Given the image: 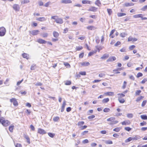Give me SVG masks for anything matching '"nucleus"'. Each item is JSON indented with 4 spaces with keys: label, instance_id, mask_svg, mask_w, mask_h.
Here are the masks:
<instances>
[{
    "label": "nucleus",
    "instance_id": "obj_1",
    "mask_svg": "<svg viewBox=\"0 0 147 147\" xmlns=\"http://www.w3.org/2000/svg\"><path fill=\"white\" fill-rule=\"evenodd\" d=\"M107 120L109 122V124L110 125L115 124L119 122V121L116 120L115 117H110L107 119Z\"/></svg>",
    "mask_w": 147,
    "mask_h": 147
},
{
    "label": "nucleus",
    "instance_id": "obj_2",
    "mask_svg": "<svg viewBox=\"0 0 147 147\" xmlns=\"http://www.w3.org/2000/svg\"><path fill=\"white\" fill-rule=\"evenodd\" d=\"M125 95L123 93L117 94L118 100L121 103H123L125 102V99L123 98L125 96Z\"/></svg>",
    "mask_w": 147,
    "mask_h": 147
},
{
    "label": "nucleus",
    "instance_id": "obj_3",
    "mask_svg": "<svg viewBox=\"0 0 147 147\" xmlns=\"http://www.w3.org/2000/svg\"><path fill=\"white\" fill-rule=\"evenodd\" d=\"M0 122L5 127L8 126L10 124V122L9 121L5 120L4 118L0 119Z\"/></svg>",
    "mask_w": 147,
    "mask_h": 147
},
{
    "label": "nucleus",
    "instance_id": "obj_4",
    "mask_svg": "<svg viewBox=\"0 0 147 147\" xmlns=\"http://www.w3.org/2000/svg\"><path fill=\"white\" fill-rule=\"evenodd\" d=\"M11 102L13 103V105L15 107H17L18 105V103L17 99L15 98H12L10 99Z\"/></svg>",
    "mask_w": 147,
    "mask_h": 147
},
{
    "label": "nucleus",
    "instance_id": "obj_5",
    "mask_svg": "<svg viewBox=\"0 0 147 147\" xmlns=\"http://www.w3.org/2000/svg\"><path fill=\"white\" fill-rule=\"evenodd\" d=\"M6 30L5 28L2 27L0 28V36H3L5 34Z\"/></svg>",
    "mask_w": 147,
    "mask_h": 147
},
{
    "label": "nucleus",
    "instance_id": "obj_6",
    "mask_svg": "<svg viewBox=\"0 0 147 147\" xmlns=\"http://www.w3.org/2000/svg\"><path fill=\"white\" fill-rule=\"evenodd\" d=\"M12 8L16 11H19L20 9L19 5L16 4H14L12 6Z\"/></svg>",
    "mask_w": 147,
    "mask_h": 147
},
{
    "label": "nucleus",
    "instance_id": "obj_7",
    "mask_svg": "<svg viewBox=\"0 0 147 147\" xmlns=\"http://www.w3.org/2000/svg\"><path fill=\"white\" fill-rule=\"evenodd\" d=\"M37 42L40 44H45L47 43L46 41L41 38L38 39Z\"/></svg>",
    "mask_w": 147,
    "mask_h": 147
},
{
    "label": "nucleus",
    "instance_id": "obj_8",
    "mask_svg": "<svg viewBox=\"0 0 147 147\" xmlns=\"http://www.w3.org/2000/svg\"><path fill=\"white\" fill-rule=\"evenodd\" d=\"M37 132L38 134L42 135L45 134L46 133V131L44 129L40 128L38 129Z\"/></svg>",
    "mask_w": 147,
    "mask_h": 147
},
{
    "label": "nucleus",
    "instance_id": "obj_9",
    "mask_svg": "<svg viewBox=\"0 0 147 147\" xmlns=\"http://www.w3.org/2000/svg\"><path fill=\"white\" fill-rule=\"evenodd\" d=\"M138 40V39L136 38H133L131 36H129L128 39V41H132L133 42Z\"/></svg>",
    "mask_w": 147,
    "mask_h": 147
},
{
    "label": "nucleus",
    "instance_id": "obj_10",
    "mask_svg": "<svg viewBox=\"0 0 147 147\" xmlns=\"http://www.w3.org/2000/svg\"><path fill=\"white\" fill-rule=\"evenodd\" d=\"M97 9V8L94 6H91L88 9V11H90L96 12Z\"/></svg>",
    "mask_w": 147,
    "mask_h": 147
},
{
    "label": "nucleus",
    "instance_id": "obj_11",
    "mask_svg": "<svg viewBox=\"0 0 147 147\" xmlns=\"http://www.w3.org/2000/svg\"><path fill=\"white\" fill-rule=\"evenodd\" d=\"M116 58L115 56H111L109 57V59L107 60V62H112L113 61L116 60Z\"/></svg>",
    "mask_w": 147,
    "mask_h": 147
},
{
    "label": "nucleus",
    "instance_id": "obj_12",
    "mask_svg": "<svg viewBox=\"0 0 147 147\" xmlns=\"http://www.w3.org/2000/svg\"><path fill=\"white\" fill-rule=\"evenodd\" d=\"M72 3L71 0H62L61 1V3L63 4H70Z\"/></svg>",
    "mask_w": 147,
    "mask_h": 147
},
{
    "label": "nucleus",
    "instance_id": "obj_13",
    "mask_svg": "<svg viewBox=\"0 0 147 147\" xmlns=\"http://www.w3.org/2000/svg\"><path fill=\"white\" fill-rule=\"evenodd\" d=\"M82 3L83 4H88L90 5L92 3V2L88 0H83L82 1Z\"/></svg>",
    "mask_w": 147,
    "mask_h": 147
},
{
    "label": "nucleus",
    "instance_id": "obj_14",
    "mask_svg": "<svg viewBox=\"0 0 147 147\" xmlns=\"http://www.w3.org/2000/svg\"><path fill=\"white\" fill-rule=\"evenodd\" d=\"M123 125H129L131 124V122L129 120H125L121 123Z\"/></svg>",
    "mask_w": 147,
    "mask_h": 147
},
{
    "label": "nucleus",
    "instance_id": "obj_15",
    "mask_svg": "<svg viewBox=\"0 0 147 147\" xmlns=\"http://www.w3.org/2000/svg\"><path fill=\"white\" fill-rule=\"evenodd\" d=\"M80 64L82 66L86 67L89 65L90 63L88 62H84L80 63Z\"/></svg>",
    "mask_w": 147,
    "mask_h": 147
},
{
    "label": "nucleus",
    "instance_id": "obj_16",
    "mask_svg": "<svg viewBox=\"0 0 147 147\" xmlns=\"http://www.w3.org/2000/svg\"><path fill=\"white\" fill-rule=\"evenodd\" d=\"M55 22L58 24H62L63 23V19L61 18H57L56 20H55Z\"/></svg>",
    "mask_w": 147,
    "mask_h": 147
},
{
    "label": "nucleus",
    "instance_id": "obj_17",
    "mask_svg": "<svg viewBox=\"0 0 147 147\" xmlns=\"http://www.w3.org/2000/svg\"><path fill=\"white\" fill-rule=\"evenodd\" d=\"M36 20L39 22H43L46 20V18L44 17H41L37 18Z\"/></svg>",
    "mask_w": 147,
    "mask_h": 147
},
{
    "label": "nucleus",
    "instance_id": "obj_18",
    "mask_svg": "<svg viewBox=\"0 0 147 147\" xmlns=\"http://www.w3.org/2000/svg\"><path fill=\"white\" fill-rule=\"evenodd\" d=\"M66 105V101H64L61 107V112H62L64 111Z\"/></svg>",
    "mask_w": 147,
    "mask_h": 147
},
{
    "label": "nucleus",
    "instance_id": "obj_19",
    "mask_svg": "<svg viewBox=\"0 0 147 147\" xmlns=\"http://www.w3.org/2000/svg\"><path fill=\"white\" fill-rule=\"evenodd\" d=\"M53 36L55 38H58L59 36V34L58 32L56 31H54L53 32Z\"/></svg>",
    "mask_w": 147,
    "mask_h": 147
},
{
    "label": "nucleus",
    "instance_id": "obj_20",
    "mask_svg": "<svg viewBox=\"0 0 147 147\" xmlns=\"http://www.w3.org/2000/svg\"><path fill=\"white\" fill-rule=\"evenodd\" d=\"M86 28L88 30H94L96 28L93 26H88L86 27Z\"/></svg>",
    "mask_w": 147,
    "mask_h": 147
},
{
    "label": "nucleus",
    "instance_id": "obj_21",
    "mask_svg": "<svg viewBox=\"0 0 147 147\" xmlns=\"http://www.w3.org/2000/svg\"><path fill=\"white\" fill-rule=\"evenodd\" d=\"M134 3H126L124 4V6L125 7H128L133 6L134 5Z\"/></svg>",
    "mask_w": 147,
    "mask_h": 147
},
{
    "label": "nucleus",
    "instance_id": "obj_22",
    "mask_svg": "<svg viewBox=\"0 0 147 147\" xmlns=\"http://www.w3.org/2000/svg\"><path fill=\"white\" fill-rule=\"evenodd\" d=\"M24 138L26 139L27 142L30 144V138L29 136L26 135H24Z\"/></svg>",
    "mask_w": 147,
    "mask_h": 147
},
{
    "label": "nucleus",
    "instance_id": "obj_23",
    "mask_svg": "<svg viewBox=\"0 0 147 147\" xmlns=\"http://www.w3.org/2000/svg\"><path fill=\"white\" fill-rule=\"evenodd\" d=\"M22 56L24 58L28 59H29V55L27 53H24L22 55Z\"/></svg>",
    "mask_w": 147,
    "mask_h": 147
},
{
    "label": "nucleus",
    "instance_id": "obj_24",
    "mask_svg": "<svg viewBox=\"0 0 147 147\" xmlns=\"http://www.w3.org/2000/svg\"><path fill=\"white\" fill-rule=\"evenodd\" d=\"M109 56V54H104L100 58L102 59H107L108 58Z\"/></svg>",
    "mask_w": 147,
    "mask_h": 147
},
{
    "label": "nucleus",
    "instance_id": "obj_25",
    "mask_svg": "<svg viewBox=\"0 0 147 147\" xmlns=\"http://www.w3.org/2000/svg\"><path fill=\"white\" fill-rule=\"evenodd\" d=\"M39 32V31L38 30H34L31 32V34L33 35H36L38 34Z\"/></svg>",
    "mask_w": 147,
    "mask_h": 147
},
{
    "label": "nucleus",
    "instance_id": "obj_26",
    "mask_svg": "<svg viewBox=\"0 0 147 147\" xmlns=\"http://www.w3.org/2000/svg\"><path fill=\"white\" fill-rule=\"evenodd\" d=\"M14 127V126L13 125H11L9 127V131L11 132H13V130Z\"/></svg>",
    "mask_w": 147,
    "mask_h": 147
},
{
    "label": "nucleus",
    "instance_id": "obj_27",
    "mask_svg": "<svg viewBox=\"0 0 147 147\" xmlns=\"http://www.w3.org/2000/svg\"><path fill=\"white\" fill-rule=\"evenodd\" d=\"M144 98V96H140L138 97L136 99V101L137 102H140L141 100L142 99Z\"/></svg>",
    "mask_w": 147,
    "mask_h": 147
},
{
    "label": "nucleus",
    "instance_id": "obj_28",
    "mask_svg": "<svg viewBox=\"0 0 147 147\" xmlns=\"http://www.w3.org/2000/svg\"><path fill=\"white\" fill-rule=\"evenodd\" d=\"M142 14H138L134 15L133 16V17L135 18H141L142 17Z\"/></svg>",
    "mask_w": 147,
    "mask_h": 147
},
{
    "label": "nucleus",
    "instance_id": "obj_29",
    "mask_svg": "<svg viewBox=\"0 0 147 147\" xmlns=\"http://www.w3.org/2000/svg\"><path fill=\"white\" fill-rule=\"evenodd\" d=\"M95 4L98 7L100 6L101 5V3L99 0H96L95 2Z\"/></svg>",
    "mask_w": 147,
    "mask_h": 147
},
{
    "label": "nucleus",
    "instance_id": "obj_30",
    "mask_svg": "<svg viewBox=\"0 0 147 147\" xmlns=\"http://www.w3.org/2000/svg\"><path fill=\"white\" fill-rule=\"evenodd\" d=\"M105 94L107 96H113L114 95V93L112 92H107L105 93Z\"/></svg>",
    "mask_w": 147,
    "mask_h": 147
},
{
    "label": "nucleus",
    "instance_id": "obj_31",
    "mask_svg": "<svg viewBox=\"0 0 147 147\" xmlns=\"http://www.w3.org/2000/svg\"><path fill=\"white\" fill-rule=\"evenodd\" d=\"M126 14L125 13H117V16L118 17H121L123 16H126Z\"/></svg>",
    "mask_w": 147,
    "mask_h": 147
},
{
    "label": "nucleus",
    "instance_id": "obj_32",
    "mask_svg": "<svg viewBox=\"0 0 147 147\" xmlns=\"http://www.w3.org/2000/svg\"><path fill=\"white\" fill-rule=\"evenodd\" d=\"M115 31V29H114L112 30L109 36H111V38H113L114 37V36L112 34L114 33Z\"/></svg>",
    "mask_w": 147,
    "mask_h": 147
},
{
    "label": "nucleus",
    "instance_id": "obj_33",
    "mask_svg": "<svg viewBox=\"0 0 147 147\" xmlns=\"http://www.w3.org/2000/svg\"><path fill=\"white\" fill-rule=\"evenodd\" d=\"M122 69V68H119L114 69L113 70V72H116V74H119V73H120V72H119L118 71L119 70L120 71V70H121Z\"/></svg>",
    "mask_w": 147,
    "mask_h": 147
},
{
    "label": "nucleus",
    "instance_id": "obj_34",
    "mask_svg": "<svg viewBox=\"0 0 147 147\" xmlns=\"http://www.w3.org/2000/svg\"><path fill=\"white\" fill-rule=\"evenodd\" d=\"M84 124V122L83 121H79L78 123V125L80 127Z\"/></svg>",
    "mask_w": 147,
    "mask_h": 147
},
{
    "label": "nucleus",
    "instance_id": "obj_35",
    "mask_svg": "<svg viewBox=\"0 0 147 147\" xmlns=\"http://www.w3.org/2000/svg\"><path fill=\"white\" fill-rule=\"evenodd\" d=\"M97 52L96 51H93L92 52H90L88 54V56L90 57V56L93 55H94V54H95Z\"/></svg>",
    "mask_w": 147,
    "mask_h": 147
},
{
    "label": "nucleus",
    "instance_id": "obj_36",
    "mask_svg": "<svg viewBox=\"0 0 147 147\" xmlns=\"http://www.w3.org/2000/svg\"><path fill=\"white\" fill-rule=\"evenodd\" d=\"M141 119L143 120H147V116L146 115H142L140 116Z\"/></svg>",
    "mask_w": 147,
    "mask_h": 147
},
{
    "label": "nucleus",
    "instance_id": "obj_37",
    "mask_svg": "<svg viewBox=\"0 0 147 147\" xmlns=\"http://www.w3.org/2000/svg\"><path fill=\"white\" fill-rule=\"evenodd\" d=\"M42 36L43 38H47L48 36V34L46 32L42 34Z\"/></svg>",
    "mask_w": 147,
    "mask_h": 147
},
{
    "label": "nucleus",
    "instance_id": "obj_38",
    "mask_svg": "<svg viewBox=\"0 0 147 147\" xmlns=\"http://www.w3.org/2000/svg\"><path fill=\"white\" fill-rule=\"evenodd\" d=\"M121 129V128L120 127H117L114 128L113 129V131L116 132H118Z\"/></svg>",
    "mask_w": 147,
    "mask_h": 147
},
{
    "label": "nucleus",
    "instance_id": "obj_39",
    "mask_svg": "<svg viewBox=\"0 0 147 147\" xmlns=\"http://www.w3.org/2000/svg\"><path fill=\"white\" fill-rule=\"evenodd\" d=\"M136 47V46L134 45H132L130 46L129 48V49L130 51L133 50Z\"/></svg>",
    "mask_w": 147,
    "mask_h": 147
},
{
    "label": "nucleus",
    "instance_id": "obj_40",
    "mask_svg": "<svg viewBox=\"0 0 147 147\" xmlns=\"http://www.w3.org/2000/svg\"><path fill=\"white\" fill-rule=\"evenodd\" d=\"M110 111V109L108 108H105L103 109V111L105 113H108Z\"/></svg>",
    "mask_w": 147,
    "mask_h": 147
},
{
    "label": "nucleus",
    "instance_id": "obj_41",
    "mask_svg": "<svg viewBox=\"0 0 147 147\" xmlns=\"http://www.w3.org/2000/svg\"><path fill=\"white\" fill-rule=\"evenodd\" d=\"M83 48L82 46L76 47V51H79L81 50Z\"/></svg>",
    "mask_w": 147,
    "mask_h": 147
},
{
    "label": "nucleus",
    "instance_id": "obj_42",
    "mask_svg": "<svg viewBox=\"0 0 147 147\" xmlns=\"http://www.w3.org/2000/svg\"><path fill=\"white\" fill-rule=\"evenodd\" d=\"M109 101V99L108 98H106L104 99L102 101L103 103H106L108 102Z\"/></svg>",
    "mask_w": 147,
    "mask_h": 147
},
{
    "label": "nucleus",
    "instance_id": "obj_43",
    "mask_svg": "<svg viewBox=\"0 0 147 147\" xmlns=\"http://www.w3.org/2000/svg\"><path fill=\"white\" fill-rule=\"evenodd\" d=\"M59 119V118L58 117H55L53 118V121L54 122H57L58 121Z\"/></svg>",
    "mask_w": 147,
    "mask_h": 147
},
{
    "label": "nucleus",
    "instance_id": "obj_44",
    "mask_svg": "<svg viewBox=\"0 0 147 147\" xmlns=\"http://www.w3.org/2000/svg\"><path fill=\"white\" fill-rule=\"evenodd\" d=\"M71 84V82L70 80H67L65 83V84L66 85H69Z\"/></svg>",
    "mask_w": 147,
    "mask_h": 147
},
{
    "label": "nucleus",
    "instance_id": "obj_45",
    "mask_svg": "<svg viewBox=\"0 0 147 147\" xmlns=\"http://www.w3.org/2000/svg\"><path fill=\"white\" fill-rule=\"evenodd\" d=\"M132 140V138L129 137L125 140V142L126 143H127L131 141Z\"/></svg>",
    "mask_w": 147,
    "mask_h": 147
},
{
    "label": "nucleus",
    "instance_id": "obj_46",
    "mask_svg": "<svg viewBox=\"0 0 147 147\" xmlns=\"http://www.w3.org/2000/svg\"><path fill=\"white\" fill-rule=\"evenodd\" d=\"M127 82L125 81H124L123 82V84L122 87L123 89H125L126 87Z\"/></svg>",
    "mask_w": 147,
    "mask_h": 147
},
{
    "label": "nucleus",
    "instance_id": "obj_47",
    "mask_svg": "<svg viewBox=\"0 0 147 147\" xmlns=\"http://www.w3.org/2000/svg\"><path fill=\"white\" fill-rule=\"evenodd\" d=\"M141 10L143 11H145L147 10V5H145L141 9Z\"/></svg>",
    "mask_w": 147,
    "mask_h": 147
},
{
    "label": "nucleus",
    "instance_id": "obj_48",
    "mask_svg": "<svg viewBox=\"0 0 147 147\" xmlns=\"http://www.w3.org/2000/svg\"><path fill=\"white\" fill-rule=\"evenodd\" d=\"M105 143L107 144H113V142L110 140H108L105 141Z\"/></svg>",
    "mask_w": 147,
    "mask_h": 147
},
{
    "label": "nucleus",
    "instance_id": "obj_49",
    "mask_svg": "<svg viewBox=\"0 0 147 147\" xmlns=\"http://www.w3.org/2000/svg\"><path fill=\"white\" fill-rule=\"evenodd\" d=\"M127 35V34L124 32H122L120 34V36L122 37H125Z\"/></svg>",
    "mask_w": 147,
    "mask_h": 147
},
{
    "label": "nucleus",
    "instance_id": "obj_50",
    "mask_svg": "<svg viewBox=\"0 0 147 147\" xmlns=\"http://www.w3.org/2000/svg\"><path fill=\"white\" fill-rule=\"evenodd\" d=\"M120 51L121 52H126V49L125 47H123L120 49Z\"/></svg>",
    "mask_w": 147,
    "mask_h": 147
},
{
    "label": "nucleus",
    "instance_id": "obj_51",
    "mask_svg": "<svg viewBox=\"0 0 147 147\" xmlns=\"http://www.w3.org/2000/svg\"><path fill=\"white\" fill-rule=\"evenodd\" d=\"M147 82V78H145L141 82V83L142 84H144Z\"/></svg>",
    "mask_w": 147,
    "mask_h": 147
},
{
    "label": "nucleus",
    "instance_id": "obj_52",
    "mask_svg": "<svg viewBox=\"0 0 147 147\" xmlns=\"http://www.w3.org/2000/svg\"><path fill=\"white\" fill-rule=\"evenodd\" d=\"M143 76V74L141 72L138 73L136 76L137 78H139L140 77H142Z\"/></svg>",
    "mask_w": 147,
    "mask_h": 147
},
{
    "label": "nucleus",
    "instance_id": "obj_53",
    "mask_svg": "<svg viewBox=\"0 0 147 147\" xmlns=\"http://www.w3.org/2000/svg\"><path fill=\"white\" fill-rule=\"evenodd\" d=\"M36 67V65L33 64L31 66L30 69L31 70H34L35 69Z\"/></svg>",
    "mask_w": 147,
    "mask_h": 147
},
{
    "label": "nucleus",
    "instance_id": "obj_54",
    "mask_svg": "<svg viewBox=\"0 0 147 147\" xmlns=\"http://www.w3.org/2000/svg\"><path fill=\"white\" fill-rule=\"evenodd\" d=\"M147 124V123L146 121H143L142 122H141L140 123V126H143L144 125H146Z\"/></svg>",
    "mask_w": 147,
    "mask_h": 147
},
{
    "label": "nucleus",
    "instance_id": "obj_55",
    "mask_svg": "<svg viewBox=\"0 0 147 147\" xmlns=\"http://www.w3.org/2000/svg\"><path fill=\"white\" fill-rule=\"evenodd\" d=\"M107 11L109 15H111L112 13V9H107Z\"/></svg>",
    "mask_w": 147,
    "mask_h": 147
},
{
    "label": "nucleus",
    "instance_id": "obj_56",
    "mask_svg": "<svg viewBox=\"0 0 147 147\" xmlns=\"http://www.w3.org/2000/svg\"><path fill=\"white\" fill-rule=\"evenodd\" d=\"M141 92V91L140 90H137L135 92L136 95H139Z\"/></svg>",
    "mask_w": 147,
    "mask_h": 147
},
{
    "label": "nucleus",
    "instance_id": "obj_57",
    "mask_svg": "<svg viewBox=\"0 0 147 147\" xmlns=\"http://www.w3.org/2000/svg\"><path fill=\"white\" fill-rule=\"evenodd\" d=\"M84 52H82L80 53L79 55V58H83L84 56Z\"/></svg>",
    "mask_w": 147,
    "mask_h": 147
},
{
    "label": "nucleus",
    "instance_id": "obj_58",
    "mask_svg": "<svg viewBox=\"0 0 147 147\" xmlns=\"http://www.w3.org/2000/svg\"><path fill=\"white\" fill-rule=\"evenodd\" d=\"M48 135L51 138H53L55 136V134L51 133H49Z\"/></svg>",
    "mask_w": 147,
    "mask_h": 147
},
{
    "label": "nucleus",
    "instance_id": "obj_59",
    "mask_svg": "<svg viewBox=\"0 0 147 147\" xmlns=\"http://www.w3.org/2000/svg\"><path fill=\"white\" fill-rule=\"evenodd\" d=\"M127 117L129 118H132L133 117V115L132 113H128L127 114Z\"/></svg>",
    "mask_w": 147,
    "mask_h": 147
},
{
    "label": "nucleus",
    "instance_id": "obj_60",
    "mask_svg": "<svg viewBox=\"0 0 147 147\" xmlns=\"http://www.w3.org/2000/svg\"><path fill=\"white\" fill-rule=\"evenodd\" d=\"M124 129L125 130L128 131H129L131 129V128L128 127H125Z\"/></svg>",
    "mask_w": 147,
    "mask_h": 147
},
{
    "label": "nucleus",
    "instance_id": "obj_61",
    "mask_svg": "<svg viewBox=\"0 0 147 147\" xmlns=\"http://www.w3.org/2000/svg\"><path fill=\"white\" fill-rule=\"evenodd\" d=\"M79 74L82 76H85L86 75V73L85 71H81L79 72Z\"/></svg>",
    "mask_w": 147,
    "mask_h": 147
},
{
    "label": "nucleus",
    "instance_id": "obj_62",
    "mask_svg": "<svg viewBox=\"0 0 147 147\" xmlns=\"http://www.w3.org/2000/svg\"><path fill=\"white\" fill-rule=\"evenodd\" d=\"M58 16H51V19L56 20Z\"/></svg>",
    "mask_w": 147,
    "mask_h": 147
},
{
    "label": "nucleus",
    "instance_id": "obj_63",
    "mask_svg": "<svg viewBox=\"0 0 147 147\" xmlns=\"http://www.w3.org/2000/svg\"><path fill=\"white\" fill-rule=\"evenodd\" d=\"M121 44V42L119 41H118L114 45L115 47H117L119 45H120Z\"/></svg>",
    "mask_w": 147,
    "mask_h": 147
},
{
    "label": "nucleus",
    "instance_id": "obj_64",
    "mask_svg": "<svg viewBox=\"0 0 147 147\" xmlns=\"http://www.w3.org/2000/svg\"><path fill=\"white\" fill-rule=\"evenodd\" d=\"M95 116L94 115H91L88 117V118L89 119H91L94 118Z\"/></svg>",
    "mask_w": 147,
    "mask_h": 147
}]
</instances>
